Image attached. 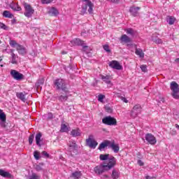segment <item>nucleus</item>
<instances>
[{
    "mask_svg": "<svg viewBox=\"0 0 179 179\" xmlns=\"http://www.w3.org/2000/svg\"><path fill=\"white\" fill-rule=\"evenodd\" d=\"M34 157H35L36 160H39L40 159V152L34 151Z\"/></svg>",
    "mask_w": 179,
    "mask_h": 179,
    "instance_id": "4c0bfd02",
    "label": "nucleus"
},
{
    "mask_svg": "<svg viewBox=\"0 0 179 179\" xmlns=\"http://www.w3.org/2000/svg\"><path fill=\"white\" fill-rule=\"evenodd\" d=\"M42 155H43V156H45V157H50V155L48 154V152H45V151H43V152H42Z\"/></svg>",
    "mask_w": 179,
    "mask_h": 179,
    "instance_id": "8fccbe9b",
    "label": "nucleus"
},
{
    "mask_svg": "<svg viewBox=\"0 0 179 179\" xmlns=\"http://www.w3.org/2000/svg\"><path fill=\"white\" fill-rule=\"evenodd\" d=\"M140 68H141V69L143 72H147L148 71V69L146 67V65H141Z\"/></svg>",
    "mask_w": 179,
    "mask_h": 179,
    "instance_id": "a18cd8bd",
    "label": "nucleus"
},
{
    "mask_svg": "<svg viewBox=\"0 0 179 179\" xmlns=\"http://www.w3.org/2000/svg\"><path fill=\"white\" fill-rule=\"evenodd\" d=\"M33 141H34V134H31L29 137V145L33 144Z\"/></svg>",
    "mask_w": 179,
    "mask_h": 179,
    "instance_id": "79ce46f5",
    "label": "nucleus"
},
{
    "mask_svg": "<svg viewBox=\"0 0 179 179\" xmlns=\"http://www.w3.org/2000/svg\"><path fill=\"white\" fill-rule=\"evenodd\" d=\"M86 143L90 148L91 149H96L97 145L99 143L96 140H94V135H90L88 138L86 139Z\"/></svg>",
    "mask_w": 179,
    "mask_h": 179,
    "instance_id": "6e6552de",
    "label": "nucleus"
},
{
    "mask_svg": "<svg viewBox=\"0 0 179 179\" xmlns=\"http://www.w3.org/2000/svg\"><path fill=\"white\" fill-rule=\"evenodd\" d=\"M141 111H142V107L141 106V105L139 104L135 105L131 111L130 115L132 118H136V117H138V115L141 114Z\"/></svg>",
    "mask_w": 179,
    "mask_h": 179,
    "instance_id": "1a4fd4ad",
    "label": "nucleus"
},
{
    "mask_svg": "<svg viewBox=\"0 0 179 179\" xmlns=\"http://www.w3.org/2000/svg\"><path fill=\"white\" fill-rule=\"evenodd\" d=\"M48 13L50 16H58L59 11L55 7H50L48 8Z\"/></svg>",
    "mask_w": 179,
    "mask_h": 179,
    "instance_id": "2eb2a0df",
    "label": "nucleus"
},
{
    "mask_svg": "<svg viewBox=\"0 0 179 179\" xmlns=\"http://www.w3.org/2000/svg\"><path fill=\"white\" fill-rule=\"evenodd\" d=\"M175 62L179 63V58L176 59Z\"/></svg>",
    "mask_w": 179,
    "mask_h": 179,
    "instance_id": "e2e57ef3",
    "label": "nucleus"
},
{
    "mask_svg": "<svg viewBox=\"0 0 179 179\" xmlns=\"http://www.w3.org/2000/svg\"><path fill=\"white\" fill-rule=\"evenodd\" d=\"M140 9H141L140 7H136L134 6L130 8L129 12L130 13H131L133 16H138V15H139V13L138 12L139 11Z\"/></svg>",
    "mask_w": 179,
    "mask_h": 179,
    "instance_id": "a211bd4d",
    "label": "nucleus"
},
{
    "mask_svg": "<svg viewBox=\"0 0 179 179\" xmlns=\"http://www.w3.org/2000/svg\"><path fill=\"white\" fill-rule=\"evenodd\" d=\"M156 100H158V101H160L162 103H164V98L163 97L160 98V100H159V97H157Z\"/></svg>",
    "mask_w": 179,
    "mask_h": 179,
    "instance_id": "5fc2aeb1",
    "label": "nucleus"
},
{
    "mask_svg": "<svg viewBox=\"0 0 179 179\" xmlns=\"http://www.w3.org/2000/svg\"><path fill=\"white\" fill-rule=\"evenodd\" d=\"M10 73L12 78L15 80H22V79H23V74L19 73V71L16 70H11Z\"/></svg>",
    "mask_w": 179,
    "mask_h": 179,
    "instance_id": "f8f14e48",
    "label": "nucleus"
},
{
    "mask_svg": "<svg viewBox=\"0 0 179 179\" xmlns=\"http://www.w3.org/2000/svg\"><path fill=\"white\" fill-rule=\"evenodd\" d=\"M71 134L72 136L76 138L77 136H80V135H82V131H80V129H79V128H77L73 129Z\"/></svg>",
    "mask_w": 179,
    "mask_h": 179,
    "instance_id": "412c9836",
    "label": "nucleus"
},
{
    "mask_svg": "<svg viewBox=\"0 0 179 179\" xmlns=\"http://www.w3.org/2000/svg\"><path fill=\"white\" fill-rule=\"evenodd\" d=\"M54 85H55L56 89H57V90H63V91L66 90L65 80H64L63 79L59 78V79L55 80L54 82Z\"/></svg>",
    "mask_w": 179,
    "mask_h": 179,
    "instance_id": "423d86ee",
    "label": "nucleus"
},
{
    "mask_svg": "<svg viewBox=\"0 0 179 179\" xmlns=\"http://www.w3.org/2000/svg\"><path fill=\"white\" fill-rule=\"evenodd\" d=\"M138 164L140 166H143V162L141 159H139L138 160Z\"/></svg>",
    "mask_w": 179,
    "mask_h": 179,
    "instance_id": "6e6d98bb",
    "label": "nucleus"
},
{
    "mask_svg": "<svg viewBox=\"0 0 179 179\" xmlns=\"http://www.w3.org/2000/svg\"><path fill=\"white\" fill-rule=\"evenodd\" d=\"M11 64H17V60H16V58H17V55H15V53H11Z\"/></svg>",
    "mask_w": 179,
    "mask_h": 179,
    "instance_id": "f704fd0d",
    "label": "nucleus"
},
{
    "mask_svg": "<svg viewBox=\"0 0 179 179\" xmlns=\"http://www.w3.org/2000/svg\"><path fill=\"white\" fill-rule=\"evenodd\" d=\"M82 1L83 2V4L82 6L81 15H85L87 10H88V13H90V15H93V8H94V3H93V2H92L90 0Z\"/></svg>",
    "mask_w": 179,
    "mask_h": 179,
    "instance_id": "f257e3e1",
    "label": "nucleus"
},
{
    "mask_svg": "<svg viewBox=\"0 0 179 179\" xmlns=\"http://www.w3.org/2000/svg\"><path fill=\"white\" fill-rule=\"evenodd\" d=\"M5 117H6V115H5V113H3V110L0 109V120H5Z\"/></svg>",
    "mask_w": 179,
    "mask_h": 179,
    "instance_id": "a19ab883",
    "label": "nucleus"
},
{
    "mask_svg": "<svg viewBox=\"0 0 179 179\" xmlns=\"http://www.w3.org/2000/svg\"><path fill=\"white\" fill-rule=\"evenodd\" d=\"M41 85H43V82H41Z\"/></svg>",
    "mask_w": 179,
    "mask_h": 179,
    "instance_id": "338daca9",
    "label": "nucleus"
},
{
    "mask_svg": "<svg viewBox=\"0 0 179 179\" xmlns=\"http://www.w3.org/2000/svg\"><path fill=\"white\" fill-rule=\"evenodd\" d=\"M101 78L105 83L107 85H111V78H110L109 76H101Z\"/></svg>",
    "mask_w": 179,
    "mask_h": 179,
    "instance_id": "393cba45",
    "label": "nucleus"
},
{
    "mask_svg": "<svg viewBox=\"0 0 179 179\" xmlns=\"http://www.w3.org/2000/svg\"><path fill=\"white\" fill-rule=\"evenodd\" d=\"M152 41H154V43H156L157 44H161L162 43V39H159V38H152Z\"/></svg>",
    "mask_w": 179,
    "mask_h": 179,
    "instance_id": "37998d69",
    "label": "nucleus"
},
{
    "mask_svg": "<svg viewBox=\"0 0 179 179\" xmlns=\"http://www.w3.org/2000/svg\"><path fill=\"white\" fill-rule=\"evenodd\" d=\"M65 93V95H61L58 97V99L59 101H66L68 100V97H69V92H68V90H66V91H64Z\"/></svg>",
    "mask_w": 179,
    "mask_h": 179,
    "instance_id": "6ab92c4d",
    "label": "nucleus"
},
{
    "mask_svg": "<svg viewBox=\"0 0 179 179\" xmlns=\"http://www.w3.org/2000/svg\"><path fill=\"white\" fill-rule=\"evenodd\" d=\"M87 50V46H83V51H86Z\"/></svg>",
    "mask_w": 179,
    "mask_h": 179,
    "instance_id": "bf43d9fd",
    "label": "nucleus"
},
{
    "mask_svg": "<svg viewBox=\"0 0 179 179\" xmlns=\"http://www.w3.org/2000/svg\"><path fill=\"white\" fill-rule=\"evenodd\" d=\"M104 99H106V96L103 94H99L98 96V101H100V103H103Z\"/></svg>",
    "mask_w": 179,
    "mask_h": 179,
    "instance_id": "58836bf2",
    "label": "nucleus"
},
{
    "mask_svg": "<svg viewBox=\"0 0 179 179\" xmlns=\"http://www.w3.org/2000/svg\"><path fill=\"white\" fill-rule=\"evenodd\" d=\"M135 48H136V54L140 57V58H144L145 57V53H143V50H142V49H138L136 48V46L134 45Z\"/></svg>",
    "mask_w": 179,
    "mask_h": 179,
    "instance_id": "a878e982",
    "label": "nucleus"
},
{
    "mask_svg": "<svg viewBox=\"0 0 179 179\" xmlns=\"http://www.w3.org/2000/svg\"><path fill=\"white\" fill-rule=\"evenodd\" d=\"M145 179H153V177H150L149 176H145Z\"/></svg>",
    "mask_w": 179,
    "mask_h": 179,
    "instance_id": "13d9d810",
    "label": "nucleus"
},
{
    "mask_svg": "<svg viewBox=\"0 0 179 179\" xmlns=\"http://www.w3.org/2000/svg\"><path fill=\"white\" fill-rule=\"evenodd\" d=\"M109 148L112 149L114 153H118V152H120V145L115 144V142L114 141H110Z\"/></svg>",
    "mask_w": 179,
    "mask_h": 179,
    "instance_id": "4468645a",
    "label": "nucleus"
},
{
    "mask_svg": "<svg viewBox=\"0 0 179 179\" xmlns=\"http://www.w3.org/2000/svg\"><path fill=\"white\" fill-rule=\"evenodd\" d=\"M28 178L29 179H40L41 178V176H40V175H38L36 173H32L31 174H29Z\"/></svg>",
    "mask_w": 179,
    "mask_h": 179,
    "instance_id": "7c9ffc66",
    "label": "nucleus"
},
{
    "mask_svg": "<svg viewBox=\"0 0 179 179\" xmlns=\"http://www.w3.org/2000/svg\"><path fill=\"white\" fill-rule=\"evenodd\" d=\"M120 99L122 100V101H124V103H128V99H127V98L124 96H121Z\"/></svg>",
    "mask_w": 179,
    "mask_h": 179,
    "instance_id": "3c124183",
    "label": "nucleus"
},
{
    "mask_svg": "<svg viewBox=\"0 0 179 179\" xmlns=\"http://www.w3.org/2000/svg\"><path fill=\"white\" fill-rule=\"evenodd\" d=\"M175 127H176V128H177L178 129H179V125L178 124H175Z\"/></svg>",
    "mask_w": 179,
    "mask_h": 179,
    "instance_id": "052dcab7",
    "label": "nucleus"
},
{
    "mask_svg": "<svg viewBox=\"0 0 179 179\" xmlns=\"http://www.w3.org/2000/svg\"><path fill=\"white\" fill-rule=\"evenodd\" d=\"M120 41L121 43H131V38L127 36V34H124L120 37Z\"/></svg>",
    "mask_w": 179,
    "mask_h": 179,
    "instance_id": "5701e85b",
    "label": "nucleus"
},
{
    "mask_svg": "<svg viewBox=\"0 0 179 179\" xmlns=\"http://www.w3.org/2000/svg\"><path fill=\"white\" fill-rule=\"evenodd\" d=\"M52 1H54V0H41V2H42V3L48 4V3H51V2H52Z\"/></svg>",
    "mask_w": 179,
    "mask_h": 179,
    "instance_id": "49530a36",
    "label": "nucleus"
},
{
    "mask_svg": "<svg viewBox=\"0 0 179 179\" xmlns=\"http://www.w3.org/2000/svg\"><path fill=\"white\" fill-rule=\"evenodd\" d=\"M10 47L15 48L20 55H26L27 54V50L23 45L17 43L16 41L11 40L9 42Z\"/></svg>",
    "mask_w": 179,
    "mask_h": 179,
    "instance_id": "f03ea898",
    "label": "nucleus"
},
{
    "mask_svg": "<svg viewBox=\"0 0 179 179\" xmlns=\"http://www.w3.org/2000/svg\"><path fill=\"white\" fill-rule=\"evenodd\" d=\"M1 40H0V44H1Z\"/></svg>",
    "mask_w": 179,
    "mask_h": 179,
    "instance_id": "774afa93",
    "label": "nucleus"
},
{
    "mask_svg": "<svg viewBox=\"0 0 179 179\" xmlns=\"http://www.w3.org/2000/svg\"><path fill=\"white\" fill-rule=\"evenodd\" d=\"M16 96L18 99H20L22 101H26V94L23 92H17Z\"/></svg>",
    "mask_w": 179,
    "mask_h": 179,
    "instance_id": "bb28decb",
    "label": "nucleus"
},
{
    "mask_svg": "<svg viewBox=\"0 0 179 179\" xmlns=\"http://www.w3.org/2000/svg\"><path fill=\"white\" fill-rule=\"evenodd\" d=\"M102 122L106 125H117V120H115V118L112 117L110 116L104 117L102 120Z\"/></svg>",
    "mask_w": 179,
    "mask_h": 179,
    "instance_id": "9d476101",
    "label": "nucleus"
},
{
    "mask_svg": "<svg viewBox=\"0 0 179 179\" xmlns=\"http://www.w3.org/2000/svg\"><path fill=\"white\" fill-rule=\"evenodd\" d=\"M112 178L117 179L120 177V172L118 171L113 169L111 175Z\"/></svg>",
    "mask_w": 179,
    "mask_h": 179,
    "instance_id": "473e14b6",
    "label": "nucleus"
},
{
    "mask_svg": "<svg viewBox=\"0 0 179 179\" xmlns=\"http://www.w3.org/2000/svg\"><path fill=\"white\" fill-rule=\"evenodd\" d=\"M124 31H126L127 34H129L130 36H135V34H136V31L132 29V28L126 29Z\"/></svg>",
    "mask_w": 179,
    "mask_h": 179,
    "instance_id": "c756f323",
    "label": "nucleus"
},
{
    "mask_svg": "<svg viewBox=\"0 0 179 179\" xmlns=\"http://www.w3.org/2000/svg\"><path fill=\"white\" fill-rule=\"evenodd\" d=\"M62 54H65V52H63Z\"/></svg>",
    "mask_w": 179,
    "mask_h": 179,
    "instance_id": "69168bd1",
    "label": "nucleus"
},
{
    "mask_svg": "<svg viewBox=\"0 0 179 179\" xmlns=\"http://www.w3.org/2000/svg\"><path fill=\"white\" fill-rule=\"evenodd\" d=\"M109 66L113 69H116L117 71H121L122 69V65L117 60H113L109 62Z\"/></svg>",
    "mask_w": 179,
    "mask_h": 179,
    "instance_id": "9b49d317",
    "label": "nucleus"
},
{
    "mask_svg": "<svg viewBox=\"0 0 179 179\" xmlns=\"http://www.w3.org/2000/svg\"><path fill=\"white\" fill-rule=\"evenodd\" d=\"M0 176H1V177H4L5 178H10V177H12L10 173L5 171L3 169H0Z\"/></svg>",
    "mask_w": 179,
    "mask_h": 179,
    "instance_id": "b1692460",
    "label": "nucleus"
},
{
    "mask_svg": "<svg viewBox=\"0 0 179 179\" xmlns=\"http://www.w3.org/2000/svg\"><path fill=\"white\" fill-rule=\"evenodd\" d=\"M110 155L108 154H101L99 155V159L100 160H101V162H104L106 160H108V159H110Z\"/></svg>",
    "mask_w": 179,
    "mask_h": 179,
    "instance_id": "cd10ccee",
    "label": "nucleus"
},
{
    "mask_svg": "<svg viewBox=\"0 0 179 179\" xmlns=\"http://www.w3.org/2000/svg\"><path fill=\"white\" fill-rule=\"evenodd\" d=\"M36 171H41L42 170L41 166H40V165H36Z\"/></svg>",
    "mask_w": 179,
    "mask_h": 179,
    "instance_id": "603ef678",
    "label": "nucleus"
},
{
    "mask_svg": "<svg viewBox=\"0 0 179 179\" xmlns=\"http://www.w3.org/2000/svg\"><path fill=\"white\" fill-rule=\"evenodd\" d=\"M71 177H73V179H79L80 177H82V173H80V171L73 172L71 175Z\"/></svg>",
    "mask_w": 179,
    "mask_h": 179,
    "instance_id": "2f4dec72",
    "label": "nucleus"
},
{
    "mask_svg": "<svg viewBox=\"0 0 179 179\" xmlns=\"http://www.w3.org/2000/svg\"><path fill=\"white\" fill-rule=\"evenodd\" d=\"M94 171L96 176H99L101 178H108V176L103 173L108 171L104 164H101L94 168Z\"/></svg>",
    "mask_w": 179,
    "mask_h": 179,
    "instance_id": "7ed1b4c3",
    "label": "nucleus"
},
{
    "mask_svg": "<svg viewBox=\"0 0 179 179\" xmlns=\"http://www.w3.org/2000/svg\"><path fill=\"white\" fill-rule=\"evenodd\" d=\"M109 2H113V3H118L120 0H107Z\"/></svg>",
    "mask_w": 179,
    "mask_h": 179,
    "instance_id": "864d4df0",
    "label": "nucleus"
},
{
    "mask_svg": "<svg viewBox=\"0 0 179 179\" xmlns=\"http://www.w3.org/2000/svg\"><path fill=\"white\" fill-rule=\"evenodd\" d=\"M171 90L172 91V96L173 99H176L177 100L179 99V89H178V84L176 82H172L171 83Z\"/></svg>",
    "mask_w": 179,
    "mask_h": 179,
    "instance_id": "39448f33",
    "label": "nucleus"
},
{
    "mask_svg": "<svg viewBox=\"0 0 179 179\" xmlns=\"http://www.w3.org/2000/svg\"><path fill=\"white\" fill-rule=\"evenodd\" d=\"M42 136H43V134H41V132H38L36 134L35 136V140H36L37 146L41 147V142L43 141V139H41Z\"/></svg>",
    "mask_w": 179,
    "mask_h": 179,
    "instance_id": "f3484780",
    "label": "nucleus"
},
{
    "mask_svg": "<svg viewBox=\"0 0 179 179\" xmlns=\"http://www.w3.org/2000/svg\"><path fill=\"white\" fill-rule=\"evenodd\" d=\"M145 141H147L150 145H156L157 143V140H156V137L153 136L152 134H145Z\"/></svg>",
    "mask_w": 179,
    "mask_h": 179,
    "instance_id": "ddd939ff",
    "label": "nucleus"
},
{
    "mask_svg": "<svg viewBox=\"0 0 179 179\" xmlns=\"http://www.w3.org/2000/svg\"><path fill=\"white\" fill-rule=\"evenodd\" d=\"M103 48L105 51H106V52H110V47L108 46V45H104L103 46Z\"/></svg>",
    "mask_w": 179,
    "mask_h": 179,
    "instance_id": "c03bdc74",
    "label": "nucleus"
},
{
    "mask_svg": "<svg viewBox=\"0 0 179 179\" xmlns=\"http://www.w3.org/2000/svg\"><path fill=\"white\" fill-rule=\"evenodd\" d=\"M78 147L76 145V143L73 142H70L69 144V150L71 152V153H76L77 152Z\"/></svg>",
    "mask_w": 179,
    "mask_h": 179,
    "instance_id": "dca6fc26",
    "label": "nucleus"
},
{
    "mask_svg": "<svg viewBox=\"0 0 179 179\" xmlns=\"http://www.w3.org/2000/svg\"><path fill=\"white\" fill-rule=\"evenodd\" d=\"M1 61H2V59H1V57H0V62H1Z\"/></svg>",
    "mask_w": 179,
    "mask_h": 179,
    "instance_id": "0e129e2a",
    "label": "nucleus"
},
{
    "mask_svg": "<svg viewBox=\"0 0 179 179\" xmlns=\"http://www.w3.org/2000/svg\"><path fill=\"white\" fill-rule=\"evenodd\" d=\"M3 16L4 17H8L9 19H12V17H13V14L10 13V12L8 10H4L3 13Z\"/></svg>",
    "mask_w": 179,
    "mask_h": 179,
    "instance_id": "72a5a7b5",
    "label": "nucleus"
},
{
    "mask_svg": "<svg viewBox=\"0 0 179 179\" xmlns=\"http://www.w3.org/2000/svg\"><path fill=\"white\" fill-rule=\"evenodd\" d=\"M103 164L108 171V170H111V169L115 167V164H117V159L113 156H110L107 161V164L104 163Z\"/></svg>",
    "mask_w": 179,
    "mask_h": 179,
    "instance_id": "0eeeda50",
    "label": "nucleus"
},
{
    "mask_svg": "<svg viewBox=\"0 0 179 179\" xmlns=\"http://www.w3.org/2000/svg\"><path fill=\"white\" fill-rule=\"evenodd\" d=\"M61 132H68V131H69V128H68V126H66V124H62L61 125V129H60Z\"/></svg>",
    "mask_w": 179,
    "mask_h": 179,
    "instance_id": "c9c22d12",
    "label": "nucleus"
},
{
    "mask_svg": "<svg viewBox=\"0 0 179 179\" xmlns=\"http://www.w3.org/2000/svg\"><path fill=\"white\" fill-rule=\"evenodd\" d=\"M0 27L1 29H3V30H6V25L2 22H0Z\"/></svg>",
    "mask_w": 179,
    "mask_h": 179,
    "instance_id": "09e8293b",
    "label": "nucleus"
},
{
    "mask_svg": "<svg viewBox=\"0 0 179 179\" xmlns=\"http://www.w3.org/2000/svg\"><path fill=\"white\" fill-rule=\"evenodd\" d=\"M127 46L129 47V48H130L131 47H134V45H127Z\"/></svg>",
    "mask_w": 179,
    "mask_h": 179,
    "instance_id": "680f3d73",
    "label": "nucleus"
},
{
    "mask_svg": "<svg viewBox=\"0 0 179 179\" xmlns=\"http://www.w3.org/2000/svg\"><path fill=\"white\" fill-rule=\"evenodd\" d=\"M24 15L26 17H31L34 14V9L31 8V6L27 3H24Z\"/></svg>",
    "mask_w": 179,
    "mask_h": 179,
    "instance_id": "20e7f679",
    "label": "nucleus"
},
{
    "mask_svg": "<svg viewBox=\"0 0 179 179\" xmlns=\"http://www.w3.org/2000/svg\"><path fill=\"white\" fill-rule=\"evenodd\" d=\"M70 45L75 46V45H83V41H81L79 38L73 39L71 41Z\"/></svg>",
    "mask_w": 179,
    "mask_h": 179,
    "instance_id": "aec40b11",
    "label": "nucleus"
},
{
    "mask_svg": "<svg viewBox=\"0 0 179 179\" xmlns=\"http://www.w3.org/2000/svg\"><path fill=\"white\" fill-rule=\"evenodd\" d=\"M106 110L108 111V113H110V111H111V108H108V107H106Z\"/></svg>",
    "mask_w": 179,
    "mask_h": 179,
    "instance_id": "4d7b16f0",
    "label": "nucleus"
},
{
    "mask_svg": "<svg viewBox=\"0 0 179 179\" xmlns=\"http://www.w3.org/2000/svg\"><path fill=\"white\" fill-rule=\"evenodd\" d=\"M109 148L110 147V141L106 140L103 142H102L99 146V150H101L102 149H104L105 148Z\"/></svg>",
    "mask_w": 179,
    "mask_h": 179,
    "instance_id": "4be33fe9",
    "label": "nucleus"
},
{
    "mask_svg": "<svg viewBox=\"0 0 179 179\" xmlns=\"http://www.w3.org/2000/svg\"><path fill=\"white\" fill-rule=\"evenodd\" d=\"M52 117H53L52 113H49L47 114L48 120H52Z\"/></svg>",
    "mask_w": 179,
    "mask_h": 179,
    "instance_id": "de8ad7c7",
    "label": "nucleus"
},
{
    "mask_svg": "<svg viewBox=\"0 0 179 179\" xmlns=\"http://www.w3.org/2000/svg\"><path fill=\"white\" fill-rule=\"evenodd\" d=\"M11 9L13 10H17V12H20V10H22V8L19 6L17 4H13L11 6Z\"/></svg>",
    "mask_w": 179,
    "mask_h": 179,
    "instance_id": "e433bc0d",
    "label": "nucleus"
},
{
    "mask_svg": "<svg viewBox=\"0 0 179 179\" xmlns=\"http://www.w3.org/2000/svg\"><path fill=\"white\" fill-rule=\"evenodd\" d=\"M166 22L167 23H169V24H174V23L176 22V17H171V16H168L166 17Z\"/></svg>",
    "mask_w": 179,
    "mask_h": 179,
    "instance_id": "c85d7f7f",
    "label": "nucleus"
},
{
    "mask_svg": "<svg viewBox=\"0 0 179 179\" xmlns=\"http://www.w3.org/2000/svg\"><path fill=\"white\" fill-rule=\"evenodd\" d=\"M1 122H0V125L1 127H2L3 128H5V127H6V117H4V120H0Z\"/></svg>",
    "mask_w": 179,
    "mask_h": 179,
    "instance_id": "ea45409f",
    "label": "nucleus"
}]
</instances>
